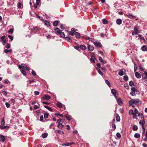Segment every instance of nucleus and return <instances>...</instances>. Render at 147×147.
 <instances>
[{
	"mask_svg": "<svg viewBox=\"0 0 147 147\" xmlns=\"http://www.w3.org/2000/svg\"><path fill=\"white\" fill-rule=\"evenodd\" d=\"M141 103L140 100L138 99H131L129 102V105L131 106L132 105V104H135L137 105H139Z\"/></svg>",
	"mask_w": 147,
	"mask_h": 147,
	"instance_id": "f257e3e1",
	"label": "nucleus"
},
{
	"mask_svg": "<svg viewBox=\"0 0 147 147\" xmlns=\"http://www.w3.org/2000/svg\"><path fill=\"white\" fill-rule=\"evenodd\" d=\"M18 67L19 68L22 70L26 69L27 71H29L30 70V68L24 64H22L21 65H19Z\"/></svg>",
	"mask_w": 147,
	"mask_h": 147,
	"instance_id": "f03ea898",
	"label": "nucleus"
},
{
	"mask_svg": "<svg viewBox=\"0 0 147 147\" xmlns=\"http://www.w3.org/2000/svg\"><path fill=\"white\" fill-rule=\"evenodd\" d=\"M5 121L3 119L2 120L1 123V125H0V129H5L6 128L8 129L9 126H3L5 124Z\"/></svg>",
	"mask_w": 147,
	"mask_h": 147,
	"instance_id": "7ed1b4c3",
	"label": "nucleus"
},
{
	"mask_svg": "<svg viewBox=\"0 0 147 147\" xmlns=\"http://www.w3.org/2000/svg\"><path fill=\"white\" fill-rule=\"evenodd\" d=\"M139 30L136 27H135L134 28V31L132 32V35H134V34H137L138 33H139Z\"/></svg>",
	"mask_w": 147,
	"mask_h": 147,
	"instance_id": "20e7f679",
	"label": "nucleus"
},
{
	"mask_svg": "<svg viewBox=\"0 0 147 147\" xmlns=\"http://www.w3.org/2000/svg\"><path fill=\"white\" fill-rule=\"evenodd\" d=\"M94 44L96 47H102V45L100 42H98L96 41L94 42Z\"/></svg>",
	"mask_w": 147,
	"mask_h": 147,
	"instance_id": "39448f33",
	"label": "nucleus"
},
{
	"mask_svg": "<svg viewBox=\"0 0 147 147\" xmlns=\"http://www.w3.org/2000/svg\"><path fill=\"white\" fill-rule=\"evenodd\" d=\"M51 98L50 96L47 95H45L42 97V99L44 100H48Z\"/></svg>",
	"mask_w": 147,
	"mask_h": 147,
	"instance_id": "423d86ee",
	"label": "nucleus"
},
{
	"mask_svg": "<svg viewBox=\"0 0 147 147\" xmlns=\"http://www.w3.org/2000/svg\"><path fill=\"white\" fill-rule=\"evenodd\" d=\"M117 101L119 105L121 106L122 105V101L121 99L120 98H118L117 99Z\"/></svg>",
	"mask_w": 147,
	"mask_h": 147,
	"instance_id": "0eeeda50",
	"label": "nucleus"
},
{
	"mask_svg": "<svg viewBox=\"0 0 147 147\" xmlns=\"http://www.w3.org/2000/svg\"><path fill=\"white\" fill-rule=\"evenodd\" d=\"M111 92L114 96L116 98L118 96L117 94L116 93V91L113 89L111 90Z\"/></svg>",
	"mask_w": 147,
	"mask_h": 147,
	"instance_id": "6e6552de",
	"label": "nucleus"
},
{
	"mask_svg": "<svg viewBox=\"0 0 147 147\" xmlns=\"http://www.w3.org/2000/svg\"><path fill=\"white\" fill-rule=\"evenodd\" d=\"M88 50L90 51H92L94 49V47L90 45H88Z\"/></svg>",
	"mask_w": 147,
	"mask_h": 147,
	"instance_id": "1a4fd4ad",
	"label": "nucleus"
},
{
	"mask_svg": "<svg viewBox=\"0 0 147 147\" xmlns=\"http://www.w3.org/2000/svg\"><path fill=\"white\" fill-rule=\"evenodd\" d=\"M5 37L2 36L1 38V40L3 41V44L6 43V40L5 39Z\"/></svg>",
	"mask_w": 147,
	"mask_h": 147,
	"instance_id": "9d476101",
	"label": "nucleus"
},
{
	"mask_svg": "<svg viewBox=\"0 0 147 147\" xmlns=\"http://www.w3.org/2000/svg\"><path fill=\"white\" fill-rule=\"evenodd\" d=\"M32 29L33 30V32H36L38 31L39 29V28L37 27H34Z\"/></svg>",
	"mask_w": 147,
	"mask_h": 147,
	"instance_id": "9b49d317",
	"label": "nucleus"
},
{
	"mask_svg": "<svg viewBox=\"0 0 147 147\" xmlns=\"http://www.w3.org/2000/svg\"><path fill=\"white\" fill-rule=\"evenodd\" d=\"M142 49L144 51H147V47L145 45L143 46L142 47Z\"/></svg>",
	"mask_w": 147,
	"mask_h": 147,
	"instance_id": "f8f14e48",
	"label": "nucleus"
},
{
	"mask_svg": "<svg viewBox=\"0 0 147 147\" xmlns=\"http://www.w3.org/2000/svg\"><path fill=\"white\" fill-rule=\"evenodd\" d=\"M125 74V71L122 70H120L119 72V74L120 76H122Z\"/></svg>",
	"mask_w": 147,
	"mask_h": 147,
	"instance_id": "ddd939ff",
	"label": "nucleus"
},
{
	"mask_svg": "<svg viewBox=\"0 0 147 147\" xmlns=\"http://www.w3.org/2000/svg\"><path fill=\"white\" fill-rule=\"evenodd\" d=\"M135 76L137 78H140L141 77L140 74L138 72L135 73Z\"/></svg>",
	"mask_w": 147,
	"mask_h": 147,
	"instance_id": "4468645a",
	"label": "nucleus"
},
{
	"mask_svg": "<svg viewBox=\"0 0 147 147\" xmlns=\"http://www.w3.org/2000/svg\"><path fill=\"white\" fill-rule=\"evenodd\" d=\"M116 119L117 121H120V117L118 114H116Z\"/></svg>",
	"mask_w": 147,
	"mask_h": 147,
	"instance_id": "2eb2a0df",
	"label": "nucleus"
},
{
	"mask_svg": "<svg viewBox=\"0 0 147 147\" xmlns=\"http://www.w3.org/2000/svg\"><path fill=\"white\" fill-rule=\"evenodd\" d=\"M122 22V20L120 19H118L116 21L117 23L119 25H120L121 24Z\"/></svg>",
	"mask_w": 147,
	"mask_h": 147,
	"instance_id": "dca6fc26",
	"label": "nucleus"
},
{
	"mask_svg": "<svg viewBox=\"0 0 147 147\" xmlns=\"http://www.w3.org/2000/svg\"><path fill=\"white\" fill-rule=\"evenodd\" d=\"M55 32L56 34H59V33L61 32V31L58 28H57L55 30Z\"/></svg>",
	"mask_w": 147,
	"mask_h": 147,
	"instance_id": "f3484780",
	"label": "nucleus"
},
{
	"mask_svg": "<svg viewBox=\"0 0 147 147\" xmlns=\"http://www.w3.org/2000/svg\"><path fill=\"white\" fill-rule=\"evenodd\" d=\"M57 122L59 124H62L64 122V121L63 120H62L61 119H59L57 120Z\"/></svg>",
	"mask_w": 147,
	"mask_h": 147,
	"instance_id": "a211bd4d",
	"label": "nucleus"
},
{
	"mask_svg": "<svg viewBox=\"0 0 147 147\" xmlns=\"http://www.w3.org/2000/svg\"><path fill=\"white\" fill-rule=\"evenodd\" d=\"M139 123L140 125H141L142 126V127L143 126H144V125L145 123V121L143 120L142 121H140Z\"/></svg>",
	"mask_w": 147,
	"mask_h": 147,
	"instance_id": "6ab92c4d",
	"label": "nucleus"
},
{
	"mask_svg": "<svg viewBox=\"0 0 147 147\" xmlns=\"http://www.w3.org/2000/svg\"><path fill=\"white\" fill-rule=\"evenodd\" d=\"M80 48L82 50H85L86 48V47L83 45H81L80 46Z\"/></svg>",
	"mask_w": 147,
	"mask_h": 147,
	"instance_id": "aec40b11",
	"label": "nucleus"
},
{
	"mask_svg": "<svg viewBox=\"0 0 147 147\" xmlns=\"http://www.w3.org/2000/svg\"><path fill=\"white\" fill-rule=\"evenodd\" d=\"M0 138H1V140H2L3 142L5 141V137L4 136H3L2 135L0 136Z\"/></svg>",
	"mask_w": 147,
	"mask_h": 147,
	"instance_id": "412c9836",
	"label": "nucleus"
},
{
	"mask_svg": "<svg viewBox=\"0 0 147 147\" xmlns=\"http://www.w3.org/2000/svg\"><path fill=\"white\" fill-rule=\"evenodd\" d=\"M65 117L68 120L70 121L71 119V117L68 115H65Z\"/></svg>",
	"mask_w": 147,
	"mask_h": 147,
	"instance_id": "4be33fe9",
	"label": "nucleus"
},
{
	"mask_svg": "<svg viewBox=\"0 0 147 147\" xmlns=\"http://www.w3.org/2000/svg\"><path fill=\"white\" fill-rule=\"evenodd\" d=\"M77 38H79L80 37V33L76 32L75 34Z\"/></svg>",
	"mask_w": 147,
	"mask_h": 147,
	"instance_id": "5701e85b",
	"label": "nucleus"
},
{
	"mask_svg": "<svg viewBox=\"0 0 147 147\" xmlns=\"http://www.w3.org/2000/svg\"><path fill=\"white\" fill-rule=\"evenodd\" d=\"M44 107L50 111H52V109H51V108L49 107V106H46V105H45V106H44Z\"/></svg>",
	"mask_w": 147,
	"mask_h": 147,
	"instance_id": "b1692460",
	"label": "nucleus"
},
{
	"mask_svg": "<svg viewBox=\"0 0 147 147\" xmlns=\"http://www.w3.org/2000/svg\"><path fill=\"white\" fill-rule=\"evenodd\" d=\"M134 137L136 138H138L140 137V135L138 133H136L134 136Z\"/></svg>",
	"mask_w": 147,
	"mask_h": 147,
	"instance_id": "393cba45",
	"label": "nucleus"
},
{
	"mask_svg": "<svg viewBox=\"0 0 147 147\" xmlns=\"http://www.w3.org/2000/svg\"><path fill=\"white\" fill-rule=\"evenodd\" d=\"M63 125L61 124H59L57 125V127L61 129H62L63 127Z\"/></svg>",
	"mask_w": 147,
	"mask_h": 147,
	"instance_id": "a878e982",
	"label": "nucleus"
},
{
	"mask_svg": "<svg viewBox=\"0 0 147 147\" xmlns=\"http://www.w3.org/2000/svg\"><path fill=\"white\" fill-rule=\"evenodd\" d=\"M57 131L58 133H59L60 134H64V132L60 130H56L55 131L56 132Z\"/></svg>",
	"mask_w": 147,
	"mask_h": 147,
	"instance_id": "bb28decb",
	"label": "nucleus"
},
{
	"mask_svg": "<svg viewBox=\"0 0 147 147\" xmlns=\"http://www.w3.org/2000/svg\"><path fill=\"white\" fill-rule=\"evenodd\" d=\"M57 106L59 108H61L62 107V104L60 102H58L57 103Z\"/></svg>",
	"mask_w": 147,
	"mask_h": 147,
	"instance_id": "cd10ccee",
	"label": "nucleus"
},
{
	"mask_svg": "<svg viewBox=\"0 0 147 147\" xmlns=\"http://www.w3.org/2000/svg\"><path fill=\"white\" fill-rule=\"evenodd\" d=\"M47 133H45L44 134L42 135V136L43 138H45L47 137Z\"/></svg>",
	"mask_w": 147,
	"mask_h": 147,
	"instance_id": "c85d7f7f",
	"label": "nucleus"
},
{
	"mask_svg": "<svg viewBox=\"0 0 147 147\" xmlns=\"http://www.w3.org/2000/svg\"><path fill=\"white\" fill-rule=\"evenodd\" d=\"M143 78L144 79H146L147 78V72H146L144 75H143Z\"/></svg>",
	"mask_w": 147,
	"mask_h": 147,
	"instance_id": "c756f323",
	"label": "nucleus"
},
{
	"mask_svg": "<svg viewBox=\"0 0 147 147\" xmlns=\"http://www.w3.org/2000/svg\"><path fill=\"white\" fill-rule=\"evenodd\" d=\"M59 23L58 21H55L53 23V25L54 26H57Z\"/></svg>",
	"mask_w": 147,
	"mask_h": 147,
	"instance_id": "7c9ffc66",
	"label": "nucleus"
},
{
	"mask_svg": "<svg viewBox=\"0 0 147 147\" xmlns=\"http://www.w3.org/2000/svg\"><path fill=\"white\" fill-rule=\"evenodd\" d=\"M44 23H45V25H47L48 26H49L50 25V23L47 21H45V22Z\"/></svg>",
	"mask_w": 147,
	"mask_h": 147,
	"instance_id": "2f4dec72",
	"label": "nucleus"
},
{
	"mask_svg": "<svg viewBox=\"0 0 147 147\" xmlns=\"http://www.w3.org/2000/svg\"><path fill=\"white\" fill-rule=\"evenodd\" d=\"M59 34L62 37H63L65 36L64 33V32H62L61 31Z\"/></svg>",
	"mask_w": 147,
	"mask_h": 147,
	"instance_id": "473e14b6",
	"label": "nucleus"
},
{
	"mask_svg": "<svg viewBox=\"0 0 147 147\" xmlns=\"http://www.w3.org/2000/svg\"><path fill=\"white\" fill-rule=\"evenodd\" d=\"M68 34L72 36L74 35L75 34V33L74 32H72L71 31H68Z\"/></svg>",
	"mask_w": 147,
	"mask_h": 147,
	"instance_id": "72a5a7b5",
	"label": "nucleus"
},
{
	"mask_svg": "<svg viewBox=\"0 0 147 147\" xmlns=\"http://www.w3.org/2000/svg\"><path fill=\"white\" fill-rule=\"evenodd\" d=\"M127 16L128 17L130 18H132L134 17V16H133V15L131 14L130 13H129L127 15Z\"/></svg>",
	"mask_w": 147,
	"mask_h": 147,
	"instance_id": "f704fd0d",
	"label": "nucleus"
},
{
	"mask_svg": "<svg viewBox=\"0 0 147 147\" xmlns=\"http://www.w3.org/2000/svg\"><path fill=\"white\" fill-rule=\"evenodd\" d=\"M102 23L104 24H107L108 23L107 21L105 19H103Z\"/></svg>",
	"mask_w": 147,
	"mask_h": 147,
	"instance_id": "c9c22d12",
	"label": "nucleus"
},
{
	"mask_svg": "<svg viewBox=\"0 0 147 147\" xmlns=\"http://www.w3.org/2000/svg\"><path fill=\"white\" fill-rule=\"evenodd\" d=\"M97 70H98V73L100 74L101 76H102L103 75V73L102 72L100 71V70L99 69H97Z\"/></svg>",
	"mask_w": 147,
	"mask_h": 147,
	"instance_id": "e433bc0d",
	"label": "nucleus"
},
{
	"mask_svg": "<svg viewBox=\"0 0 147 147\" xmlns=\"http://www.w3.org/2000/svg\"><path fill=\"white\" fill-rule=\"evenodd\" d=\"M39 3L36 2V3L34 4V7L35 9H36L37 8L38 5H39Z\"/></svg>",
	"mask_w": 147,
	"mask_h": 147,
	"instance_id": "4c0bfd02",
	"label": "nucleus"
},
{
	"mask_svg": "<svg viewBox=\"0 0 147 147\" xmlns=\"http://www.w3.org/2000/svg\"><path fill=\"white\" fill-rule=\"evenodd\" d=\"M105 82L109 87H110L111 86V85L108 80H106L105 81Z\"/></svg>",
	"mask_w": 147,
	"mask_h": 147,
	"instance_id": "58836bf2",
	"label": "nucleus"
},
{
	"mask_svg": "<svg viewBox=\"0 0 147 147\" xmlns=\"http://www.w3.org/2000/svg\"><path fill=\"white\" fill-rule=\"evenodd\" d=\"M21 71L22 74L24 75V76H25L26 75V73L25 72V71H24V70H22Z\"/></svg>",
	"mask_w": 147,
	"mask_h": 147,
	"instance_id": "ea45409f",
	"label": "nucleus"
},
{
	"mask_svg": "<svg viewBox=\"0 0 147 147\" xmlns=\"http://www.w3.org/2000/svg\"><path fill=\"white\" fill-rule=\"evenodd\" d=\"M116 136L118 138H120L121 136L120 134L118 132L117 133Z\"/></svg>",
	"mask_w": 147,
	"mask_h": 147,
	"instance_id": "a19ab883",
	"label": "nucleus"
},
{
	"mask_svg": "<svg viewBox=\"0 0 147 147\" xmlns=\"http://www.w3.org/2000/svg\"><path fill=\"white\" fill-rule=\"evenodd\" d=\"M123 78L124 80L126 81H127L128 79V77L127 76H124Z\"/></svg>",
	"mask_w": 147,
	"mask_h": 147,
	"instance_id": "79ce46f5",
	"label": "nucleus"
},
{
	"mask_svg": "<svg viewBox=\"0 0 147 147\" xmlns=\"http://www.w3.org/2000/svg\"><path fill=\"white\" fill-rule=\"evenodd\" d=\"M129 85L131 86H133L134 85V83L133 82L131 81L129 82Z\"/></svg>",
	"mask_w": 147,
	"mask_h": 147,
	"instance_id": "37998d69",
	"label": "nucleus"
},
{
	"mask_svg": "<svg viewBox=\"0 0 147 147\" xmlns=\"http://www.w3.org/2000/svg\"><path fill=\"white\" fill-rule=\"evenodd\" d=\"M138 129V127L136 125H134L133 127V129L134 130H136Z\"/></svg>",
	"mask_w": 147,
	"mask_h": 147,
	"instance_id": "c03bdc74",
	"label": "nucleus"
},
{
	"mask_svg": "<svg viewBox=\"0 0 147 147\" xmlns=\"http://www.w3.org/2000/svg\"><path fill=\"white\" fill-rule=\"evenodd\" d=\"M129 114L130 115H133L134 114L133 111L131 109L129 110Z\"/></svg>",
	"mask_w": 147,
	"mask_h": 147,
	"instance_id": "a18cd8bd",
	"label": "nucleus"
},
{
	"mask_svg": "<svg viewBox=\"0 0 147 147\" xmlns=\"http://www.w3.org/2000/svg\"><path fill=\"white\" fill-rule=\"evenodd\" d=\"M34 109H38L39 108V106L37 105H35L34 107Z\"/></svg>",
	"mask_w": 147,
	"mask_h": 147,
	"instance_id": "49530a36",
	"label": "nucleus"
},
{
	"mask_svg": "<svg viewBox=\"0 0 147 147\" xmlns=\"http://www.w3.org/2000/svg\"><path fill=\"white\" fill-rule=\"evenodd\" d=\"M90 61L92 62H94L95 61V58L91 57L90 59Z\"/></svg>",
	"mask_w": 147,
	"mask_h": 147,
	"instance_id": "de8ad7c7",
	"label": "nucleus"
},
{
	"mask_svg": "<svg viewBox=\"0 0 147 147\" xmlns=\"http://www.w3.org/2000/svg\"><path fill=\"white\" fill-rule=\"evenodd\" d=\"M138 112L137 109H135L134 111V113L136 114H138Z\"/></svg>",
	"mask_w": 147,
	"mask_h": 147,
	"instance_id": "09e8293b",
	"label": "nucleus"
},
{
	"mask_svg": "<svg viewBox=\"0 0 147 147\" xmlns=\"http://www.w3.org/2000/svg\"><path fill=\"white\" fill-rule=\"evenodd\" d=\"M44 117L45 118H47L48 117V115L47 113H45L44 115Z\"/></svg>",
	"mask_w": 147,
	"mask_h": 147,
	"instance_id": "8fccbe9b",
	"label": "nucleus"
},
{
	"mask_svg": "<svg viewBox=\"0 0 147 147\" xmlns=\"http://www.w3.org/2000/svg\"><path fill=\"white\" fill-rule=\"evenodd\" d=\"M130 94L132 96H134L136 95V94L135 93V92H131L130 93Z\"/></svg>",
	"mask_w": 147,
	"mask_h": 147,
	"instance_id": "3c124183",
	"label": "nucleus"
},
{
	"mask_svg": "<svg viewBox=\"0 0 147 147\" xmlns=\"http://www.w3.org/2000/svg\"><path fill=\"white\" fill-rule=\"evenodd\" d=\"M137 69V67L136 66V64L134 63V71L136 72Z\"/></svg>",
	"mask_w": 147,
	"mask_h": 147,
	"instance_id": "603ef678",
	"label": "nucleus"
},
{
	"mask_svg": "<svg viewBox=\"0 0 147 147\" xmlns=\"http://www.w3.org/2000/svg\"><path fill=\"white\" fill-rule=\"evenodd\" d=\"M137 114L134 113L133 114V117L134 119L136 118V119H137L136 118V115Z\"/></svg>",
	"mask_w": 147,
	"mask_h": 147,
	"instance_id": "864d4df0",
	"label": "nucleus"
},
{
	"mask_svg": "<svg viewBox=\"0 0 147 147\" xmlns=\"http://www.w3.org/2000/svg\"><path fill=\"white\" fill-rule=\"evenodd\" d=\"M34 93L35 95H38L39 94V92L37 91H35Z\"/></svg>",
	"mask_w": 147,
	"mask_h": 147,
	"instance_id": "5fc2aeb1",
	"label": "nucleus"
},
{
	"mask_svg": "<svg viewBox=\"0 0 147 147\" xmlns=\"http://www.w3.org/2000/svg\"><path fill=\"white\" fill-rule=\"evenodd\" d=\"M21 5H22L21 3H20L19 2L18 3V8H20L21 7Z\"/></svg>",
	"mask_w": 147,
	"mask_h": 147,
	"instance_id": "6e6d98bb",
	"label": "nucleus"
},
{
	"mask_svg": "<svg viewBox=\"0 0 147 147\" xmlns=\"http://www.w3.org/2000/svg\"><path fill=\"white\" fill-rule=\"evenodd\" d=\"M66 146H68L71 145V144L70 143L67 142L65 143Z\"/></svg>",
	"mask_w": 147,
	"mask_h": 147,
	"instance_id": "4d7b16f0",
	"label": "nucleus"
},
{
	"mask_svg": "<svg viewBox=\"0 0 147 147\" xmlns=\"http://www.w3.org/2000/svg\"><path fill=\"white\" fill-rule=\"evenodd\" d=\"M32 74L33 76H36V74L35 72L33 70H32Z\"/></svg>",
	"mask_w": 147,
	"mask_h": 147,
	"instance_id": "13d9d810",
	"label": "nucleus"
},
{
	"mask_svg": "<svg viewBox=\"0 0 147 147\" xmlns=\"http://www.w3.org/2000/svg\"><path fill=\"white\" fill-rule=\"evenodd\" d=\"M13 29L10 28V34H12L13 33Z\"/></svg>",
	"mask_w": 147,
	"mask_h": 147,
	"instance_id": "bf43d9fd",
	"label": "nucleus"
},
{
	"mask_svg": "<svg viewBox=\"0 0 147 147\" xmlns=\"http://www.w3.org/2000/svg\"><path fill=\"white\" fill-rule=\"evenodd\" d=\"M131 89L133 92H135L136 90L135 88L134 87H132Z\"/></svg>",
	"mask_w": 147,
	"mask_h": 147,
	"instance_id": "052dcab7",
	"label": "nucleus"
},
{
	"mask_svg": "<svg viewBox=\"0 0 147 147\" xmlns=\"http://www.w3.org/2000/svg\"><path fill=\"white\" fill-rule=\"evenodd\" d=\"M43 119V115H41L40 116V121H42Z\"/></svg>",
	"mask_w": 147,
	"mask_h": 147,
	"instance_id": "680f3d73",
	"label": "nucleus"
},
{
	"mask_svg": "<svg viewBox=\"0 0 147 147\" xmlns=\"http://www.w3.org/2000/svg\"><path fill=\"white\" fill-rule=\"evenodd\" d=\"M60 27L61 29H64L65 28L64 27L62 24H61V25Z\"/></svg>",
	"mask_w": 147,
	"mask_h": 147,
	"instance_id": "e2e57ef3",
	"label": "nucleus"
},
{
	"mask_svg": "<svg viewBox=\"0 0 147 147\" xmlns=\"http://www.w3.org/2000/svg\"><path fill=\"white\" fill-rule=\"evenodd\" d=\"M66 40L68 41H71V39L69 37H66Z\"/></svg>",
	"mask_w": 147,
	"mask_h": 147,
	"instance_id": "0e129e2a",
	"label": "nucleus"
},
{
	"mask_svg": "<svg viewBox=\"0 0 147 147\" xmlns=\"http://www.w3.org/2000/svg\"><path fill=\"white\" fill-rule=\"evenodd\" d=\"M138 36L142 39L144 40V38L142 37V36L141 35H139Z\"/></svg>",
	"mask_w": 147,
	"mask_h": 147,
	"instance_id": "69168bd1",
	"label": "nucleus"
},
{
	"mask_svg": "<svg viewBox=\"0 0 147 147\" xmlns=\"http://www.w3.org/2000/svg\"><path fill=\"white\" fill-rule=\"evenodd\" d=\"M99 60L101 62H102L103 59L101 57H99Z\"/></svg>",
	"mask_w": 147,
	"mask_h": 147,
	"instance_id": "338daca9",
	"label": "nucleus"
},
{
	"mask_svg": "<svg viewBox=\"0 0 147 147\" xmlns=\"http://www.w3.org/2000/svg\"><path fill=\"white\" fill-rule=\"evenodd\" d=\"M143 146L144 147H147V145L145 143H144L143 144Z\"/></svg>",
	"mask_w": 147,
	"mask_h": 147,
	"instance_id": "774afa93",
	"label": "nucleus"
}]
</instances>
